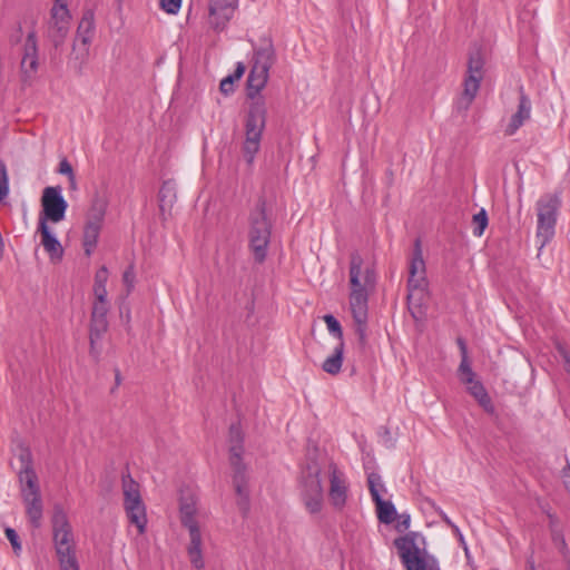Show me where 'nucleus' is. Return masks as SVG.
<instances>
[{"mask_svg":"<svg viewBox=\"0 0 570 570\" xmlns=\"http://www.w3.org/2000/svg\"><path fill=\"white\" fill-rule=\"evenodd\" d=\"M488 214L485 209H481L478 214L473 215V234L474 236H482L488 226Z\"/></svg>","mask_w":570,"mask_h":570,"instance_id":"f704fd0d","label":"nucleus"},{"mask_svg":"<svg viewBox=\"0 0 570 570\" xmlns=\"http://www.w3.org/2000/svg\"><path fill=\"white\" fill-rule=\"evenodd\" d=\"M248 248L257 264L265 262L271 244L273 223L267 215V202L261 196L248 215Z\"/></svg>","mask_w":570,"mask_h":570,"instance_id":"20e7f679","label":"nucleus"},{"mask_svg":"<svg viewBox=\"0 0 570 570\" xmlns=\"http://www.w3.org/2000/svg\"><path fill=\"white\" fill-rule=\"evenodd\" d=\"M219 90L223 95L228 96L235 91V82L232 77H225L219 83Z\"/></svg>","mask_w":570,"mask_h":570,"instance_id":"c03bdc74","label":"nucleus"},{"mask_svg":"<svg viewBox=\"0 0 570 570\" xmlns=\"http://www.w3.org/2000/svg\"><path fill=\"white\" fill-rule=\"evenodd\" d=\"M38 232L41 235V245L43 246L46 253H48L50 256V261L55 264L61 262L65 253L63 247L58 238L52 234L48 224H45V222H39Z\"/></svg>","mask_w":570,"mask_h":570,"instance_id":"a211bd4d","label":"nucleus"},{"mask_svg":"<svg viewBox=\"0 0 570 570\" xmlns=\"http://www.w3.org/2000/svg\"><path fill=\"white\" fill-rule=\"evenodd\" d=\"M70 188L76 189V176L73 175V183H70Z\"/></svg>","mask_w":570,"mask_h":570,"instance_id":"13d9d810","label":"nucleus"},{"mask_svg":"<svg viewBox=\"0 0 570 570\" xmlns=\"http://www.w3.org/2000/svg\"><path fill=\"white\" fill-rule=\"evenodd\" d=\"M367 485L370 493L372 494V489L381 494V491L385 492V487L382 482L381 475L379 473L372 472L367 475Z\"/></svg>","mask_w":570,"mask_h":570,"instance_id":"ea45409f","label":"nucleus"},{"mask_svg":"<svg viewBox=\"0 0 570 570\" xmlns=\"http://www.w3.org/2000/svg\"><path fill=\"white\" fill-rule=\"evenodd\" d=\"M136 282V272L134 264H130L122 274V283L126 286V294L129 295L134 287Z\"/></svg>","mask_w":570,"mask_h":570,"instance_id":"4c0bfd02","label":"nucleus"},{"mask_svg":"<svg viewBox=\"0 0 570 570\" xmlns=\"http://www.w3.org/2000/svg\"><path fill=\"white\" fill-rule=\"evenodd\" d=\"M562 479H563V483H564L566 489L568 491H570V464H567L562 469Z\"/></svg>","mask_w":570,"mask_h":570,"instance_id":"49530a36","label":"nucleus"},{"mask_svg":"<svg viewBox=\"0 0 570 570\" xmlns=\"http://www.w3.org/2000/svg\"><path fill=\"white\" fill-rule=\"evenodd\" d=\"M301 498L311 514L320 513L323 508L324 491L320 470L309 471L302 481Z\"/></svg>","mask_w":570,"mask_h":570,"instance_id":"9b49d317","label":"nucleus"},{"mask_svg":"<svg viewBox=\"0 0 570 570\" xmlns=\"http://www.w3.org/2000/svg\"><path fill=\"white\" fill-rule=\"evenodd\" d=\"M108 281V269L106 266L100 267L95 275L94 295L95 298L107 297L106 284Z\"/></svg>","mask_w":570,"mask_h":570,"instance_id":"473e14b6","label":"nucleus"},{"mask_svg":"<svg viewBox=\"0 0 570 570\" xmlns=\"http://www.w3.org/2000/svg\"><path fill=\"white\" fill-rule=\"evenodd\" d=\"M228 77H232V80L235 82L240 79L236 73L228 75Z\"/></svg>","mask_w":570,"mask_h":570,"instance_id":"864d4df0","label":"nucleus"},{"mask_svg":"<svg viewBox=\"0 0 570 570\" xmlns=\"http://www.w3.org/2000/svg\"><path fill=\"white\" fill-rule=\"evenodd\" d=\"M121 318H125V320H126V323H129V321H130V314H129V312L126 314V316H125V315H121Z\"/></svg>","mask_w":570,"mask_h":570,"instance_id":"6e6d98bb","label":"nucleus"},{"mask_svg":"<svg viewBox=\"0 0 570 570\" xmlns=\"http://www.w3.org/2000/svg\"><path fill=\"white\" fill-rule=\"evenodd\" d=\"M16 472L20 494L26 504L27 514L31 524H36V469L30 446L21 439L12 442V458L10 461Z\"/></svg>","mask_w":570,"mask_h":570,"instance_id":"7ed1b4c3","label":"nucleus"},{"mask_svg":"<svg viewBox=\"0 0 570 570\" xmlns=\"http://www.w3.org/2000/svg\"><path fill=\"white\" fill-rule=\"evenodd\" d=\"M51 524L53 546L60 569L79 570L72 529L66 512L60 507H55Z\"/></svg>","mask_w":570,"mask_h":570,"instance_id":"39448f33","label":"nucleus"},{"mask_svg":"<svg viewBox=\"0 0 570 570\" xmlns=\"http://www.w3.org/2000/svg\"><path fill=\"white\" fill-rule=\"evenodd\" d=\"M126 515L131 524H134L139 534H144L147 528V513L145 503H140L139 505H132L129 510L125 511Z\"/></svg>","mask_w":570,"mask_h":570,"instance_id":"c85d7f7f","label":"nucleus"},{"mask_svg":"<svg viewBox=\"0 0 570 570\" xmlns=\"http://www.w3.org/2000/svg\"><path fill=\"white\" fill-rule=\"evenodd\" d=\"M234 471L233 484L235 492L238 497L237 505L242 511L243 515H246L249 511V491L248 481L246 474V466L244 463L230 464Z\"/></svg>","mask_w":570,"mask_h":570,"instance_id":"2eb2a0df","label":"nucleus"},{"mask_svg":"<svg viewBox=\"0 0 570 570\" xmlns=\"http://www.w3.org/2000/svg\"><path fill=\"white\" fill-rule=\"evenodd\" d=\"M519 105L518 110L512 115L510 122L508 124L504 132L507 136H512L517 130L530 118L531 115V101L524 94L523 87L519 88Z\"/></svg>","mask_w":570,"mask_h":570,"instance_id":"6ab92c4d","label":"nucleus"},{"mask_svg":"<svg viewBox=\"0 0 570 570\" xmlns=\"http://www.w3.org/2000/svg\"><path fill=\"white\" fill-rule=\"evenodd\" d=\"M459 374L463 384L473 383V380H475V373L473 372L468 357H462L459 366Z\"/></svg>","mask_w":570,"mask_h":570,"instance_id":"c9c22d12","label":"nucleus"},{"mask_svg":"<svg viewBox=\"0 0 570 570\" xmlns=\"http://www.w3.org/2000/svg\"><path fill=\"white\" fill-rule=\"evenodd\" d=\"M4 533H6L7 539L11 543V547H12L14 553L19 554L21 552L22 548H21V542L19 540V535H18L17 531L14 529L8 527V528H6Z\"/></svg>","mask_w":570,"mask_h":570,"instance_id":"79ce46f5","label":"nucleus"},{"mask_svg":"<svg viewBox=\"0 0 570 570\" xmlns=\"http://www.w3.org/2000/svg\"><path fill=\"white\" fill-rule=\"evenodd\" d=\"M484 77V57L480 47H473L469 52L468 70L463 81V92L455 101L459 112L466 111L480 89Z\"/></svg>","mask_w":570,"mask_h":570,"instance_id":"423d86ee","label":"nucleus"},{"mask_svg":"<svg viewBox=\"0 0 570 570\" xmlns=\"http://www.w3.org/2000/svg\"><path fill=\"white\" fill-rule=\"evenodd\" d=\"M238 7V0H210L209 23L215 30H222L233 18Z\"/></svg>","mask_w":570,"mask_h":570,"instance_id":"4468645a","label":"nucleus"},{"mask_svg":"<svg viewBox=\"0 0 570 570\" xmlns=\"http://www.w3.org/2000/svg\"><path fill=\"white\" fill-rule=\"evenodd\" d=\"M95 32V19L94 12L87 10L83 12V16L78 24L76 39L73 47H76L79 42L83 46V55L88 53V46L91 42L92 36Z\"/></svg>","mask_w":570,"mask_h":570,"instance_id":"412c9836","label":"nucleus"},{"mask_svg":"<svg viewBox=\"0 0 570 570\" xmlns=\"http://www.w3.org/2000/svg\"><path fill=\"white\" fill-rule=\"evenodd\" d=\"M159 6L168 14H177L181 8V0H159Z\"/></svg>","mask_w":570,"mask_h":570,"instance_id":"a19ab883","label":"nucleus"},{"mask_svg":"<svg viewBox=\"0 0 570 570\" xmlns=\"http://www.w3.org/2000/svg\"><path fill=\"white\" fill-rule=\"evenodd\" d=\"M121 384V375L118 368L115 370V389Z\"/></svg>","mask_w":570,"mask_h":570,"instance_id":"8fccbe9b","label":"nucleus"},{"mask_svg":"<svg viewBox=\"0 0 570 570\" xmlns=\"http://www.w3.org/2000/svg\"><path fill=\"white\" fill-rule=\"evenodd\" d=\"M425 298H426V289L407 287V296H406L407 308H409L411 316L416 322L424 320V317L426 315V306L424 303Z\"/></svg>","mask_w":570,"mask_h":570,"instance_id":"4be33fe9","label":"nucleus"},{"mask_svg":"<svg viewBox=\"0 0 570 570\" xmlns=\"http://www.w3.org/2000/svg\"><path fill=\"white\" fill-rule=\"evenodd\" d=\"M425 262L423 259L422 243L416 238L413 244V252L409 264L407 287L428 289Z\"/></svg>","mask_w":570,"mask_h":570,"instance_id":"ddd939ff","label":"nucleus"},{"mask_svg":"<svg viewBox=\"0 0 570 570\" xmlns=\"http://www.w3.org/2000/svg\"><path fill=\"white\" fill-rule=\"evenodd\" d=\"M9 194V179L7 174V167L4 163L0 161V203Z\"/></svg>","mask_w":570,"mask_h":570,"instance_id":"58836bf2","label":"nucleus"},{"mask_svg":"<svg viewBox=\"0 0 570 570\" xmlns=\"http://www.w3.org/2000/svg\"><path fill=\"white\" fill-rule=\"evenodd\" d=\"M196 501L191 495L180 498L179 513L181 524L188 529L190 543L187 548L190 563L196 569H203L205 563L202 554V534L195 519Z\"/></svg>","mask_w":570,"mask_h":570,"instance_id":"0eeeda50","label":"nucleus"},{"mask_svg":"<svg viewBox=\"0 0 570 570\" xmlns=\"http://www.w3.org/2000/svg\"><path fill=\"white\" fill-rule=\"evenodd\" d=\"M560 355L562 356L564 363V370L570 373V353L562 346L558 347Z\"/></svg>","mask_w":570,"mask_h":570,"instance_id":"a18cd8bd","label":"nucleus"},{"mask_svg":"<svg viewBox=\"0 0 570 570\" xmlns=\"http://www.w3.org/2000/svg\"><path fill=\"white\" fill-rule=\"evenodd\" d=\"M559 206L560 200L556 195L542 197L537 203V239L540 243V248L544 247L554 236L557 212Z\"/></svg>","mask_w":570,"mask_h":570,"instance_id":"1a4fd4ad","label":"nucleus"},{"mask_svg":"<svg viewBox=\"0 0 570 570\" xmlns=\"http://www.w3.org/2000/svg\"><path fill=\"white\" fill-rule=\"evenodd\" d=\"M177 199L176 185L173 180L168 179L161 184L158 193L159 212L160 216L165 219L166 215H170L174 204Z\"/></svg>","mask_w":570,"mask_h":570,"instance_id":"5701e85b","label":"nucleus"},{"mask_svg":"<svg viewBox=\"0 0 570 570\" xmlns=\"http://www.w3.org/2000/svg\"><path fill=\"white\" fill-rule=\"evenodd\" d=\"M343 353L344 342H340L338 345L334 348L333 354L326 357V360L323 362V371L331 375L338 374L343 364Z\"/></svg>","mask_w":570,"mask_h":570,"instance_id":"c756f323","label":"nucleus"},{"mask_svg":"<svg viewBox=\"0 0 570 570\" xmlns=\"http://www.w3.org/2000/svg\"><path fill=\"white\" fill-rule=\"evenodd\" d=\"M387 177H390V183H392V180H393V171L392 170H387Z\"/></svg>","mask_w":570,"mask_h":570,"instance_id":"4d7b16f0","label":"nucleus"},{"mask_svg":"<svg viewBox=\"0 0 570 570\" xmlns=\"http://www.w3.org/2000/svg\"><path fill=\"white\" fill-rule=\"evenodd\" d=\"M229 462L230 464L243 463L242 454L244 451V436L239 425L232 424L229 428Z\"/></svg>","mask_w":570,"mask_h":570,"instance_id":"a878e982","label":"nucleus"},{"mask_svg":"<svg viewBox=\"0 0 570 570\" xmlns=\"http://www.w3.org/2000/svg\"><path fill=\"white\" fill-rule=\"evenodd\" d=\"M100 230L101 226L86 223L83 228L82 245L85 248V254L87 256H90L95 247L97 246Z\"/></svg>","mask_w":570,"mask_h":570,"instance_id":"2f4dec72","label":"nucleus"},{"mask_svg":"<svg viewBox=\"0 0 570 570\" xmlns=\"http://www.w3.org/2000/svg\"><path fill=\"white\" fill-rule=\"evenodd\" d=\"M121 318H125V320H126V323H129V321H130V314H129V312L126 314V316H125V315H121Z\"/></svg>","mask_w":570,"mask_h":570,"instance_id":"5fc2aeb1","label":"nucleus"},{"mask_svg":"<svg viewBox=\"0 0 570 570\" xmlns=\"http://www.w3.org/2000/svg\"><path fill=\"white\" fill-rule=\"evenodd\" d=\"M401 560L406 570H426V561L420 553H411Z\"/></svg>","mask_w":570,"mask_h":570,"instance_id":"72a5a7b5","label":"nucleus"},{"mask_svg":"<svg viewBox=\"0 0 570 570\" xmlns=\"http://www.w3.org/2000/svg\"><path fill=\"white\" fill-rule=\"evenodd\" d=\"M347 491L348 488L343 474L337 470L335 464H332L328 499L335 509L342 510L345 507L347 500Z\"/></svg>","mask_w":570,"mask_h":570,"instance_id":"dca6fc26","label":"nucleus"},{"mask_svg":"<svg viewBox=\"0 0 570 570\" xmlns=\"http://www.w3.org/2000/svg\"><path fill=\"white\" fill-rule=\"evenodd\" d=\"M108 312L109 302L107 297L95 298L89 324V354L96 363L100 361L102 338L109 327Z\"/></svg>","mask_w":570,"mask_h":570,"instance_id":"6e6552de","label":"nucleus"},{"mask_svg":"<svg viewBox=\"0 0 570 570\" xmlns=\"http://www.w3.org/2000/svg\"><path fill=\"white\" fill-rule=\"evenodd\" d=\"M269 73L250 68L246 81V96L250 100L245 119V141L243 154L248 165L253 164L261 148V139L266 126L267 108L261 91L265 88Z\"/></svg>","mask_w":570,"mask_h":570,"instance_id":"f257e3e1","label":"nucleus"},{"mask_svg":"<svg viewBox=\"0 0 570 570\" xmlns=\"http://www.w3.org/2000/svg\"><path fill=\"white\" fill-rule=\"evenodd\" d=\"M404 528H409L410 525V517L407 515L401 523Z\"/></svg>","mask_w":570,"mask_h":570,"instance_id":"603ef678","label":"nucleus"},{"mask_svg":"<svg viewBox=\"0 0 570 570\" xmlns=\"http://www.w3.org/2000/svg\"><path fill=\"white\" fill-rule=\"evenodd\" d=\"M58 173L61 175H67L69 183H73V169L71 164L67 160V158H63L59 163Z\"/></svg>","mask_w":570,"mask_h":570,"instance_id":"37998d69","label":"nucleus"},{"mask_svg":"<svg viewBox=\"0 0 570 570\" xmlns=\"http://www.w3.org/2000/svg\"><path fill=\"white\" fill-rule=\"evenodd\" d=\"M372 500L376 505V514L379 521L385 524L392 523L397 515L395 505L391 501L383 500L381 494L373 489Z\"/></svg>","mask_w":570,"mask_h":570,"instance_id":"393cba45","label":"nucleus"},{"mask_svg":"<svg viewBox=\"0 0 570 570\" xmlns=\"http://www.w3.org/2000/svg\"><path fill=\"white\" fill-rule=\"evenodd\" d=\"M458 345L460 347L462 357H468V350H466V344H465L464 340L461 337L458 338Z\"/></svg>","mask_w":570,"mask_h":570,"instance_id":"de8ad7c7","label":"nucleus"},{"mask_svg":"<svg viewBox=\"0 0 570 570\" xmlns=\"http://www.w3.org/2000/svg\"><path fill=\"white\" fill-rule=\"evenodd\" d=\"M106 210L107 202L104 198L96 196L92 199L90 209L87 214L86 223L101 226L105 219Z\"/></svg>","mask_w":570,"mask_h":570,"instance_id":"7c9ffc66","label":"nucleus"},{"mask_svg":"<svg viewBox=\"0 0 570 570\" xmlns=\"http://www.w3.org/2000/svg\"><path fill=\"white\" fill-rule=\"evenodd\" d=\"M41 207L39 222L56 224L65 219L68 203L62 196L60 186H50L43 189Z\"/></svg>","mask_w":570,"mask_h":570,"instance_id":"9d476101","label":"nucleus"},{"mask_svg":"<svg viewBox=\"0 0 570 570\" xmlns=\"http://www.w3.org/2000/svg\"><path fill=\"white\" fill-rule=\"evenodd\" d=\"M23 81L32 83L36 77V31L29 30L24 52L21 59Z\"/></svg>","mask_w":570,"mask_h":570,"instance_id":"f3484780","label":"nucleus"},{"mask_svg":"<svg viewBox=\"0 0 570 570\" xmlns=\"http://www.w3.org/2000/svg\"><path fill=\"white\" fill-rule=\"evenodd\" d=\"M70 13L66 0H56L51 9V20L48 35L55 47L61 45L69 32Z\"/></svg>","mask_w":570,"mask_h":570,"instance_id":"f8f14e48","label":"nucleus"},{"mask_svg":"<svg viewBox=\"0 0 570 570\" xmlns=\"http://www.w3.org/2000/svg\"><path fill=\"white\" fill-rule=\"evenodd\" d=\"M19 32L20 33L22 32V26L21 24L19 26Z\"/></svg>","mask_w":570,"mask_h":570,"instance_id":"bf43d9fd","label":"nucleus"},{"mask_svg":"<svg viewBox=\"0 0 570 570\" xmlns=\"http://www.w3.org/2000/svg\"><path fill=\"white\" fill-rule=\"evenodd\" d=\"M124 509L129 510L132 505L142 503L139 483L136 482L129 473L122 475Z\"/></svg>","mask_w":570,"mask_h":570,"instance_id":"b1692460","label":"nucleus"},{"mask_svg":"<svg viewBox=\"0 0 570 570\" xmlns=\"http://www.w3.org/2000/svg\"><path fill=\"white\" fill-rule=\"evenodd\" d=\"M323 320L327 325L328 332L333 334L335 337H337L340 342H344L343 330L340 322L332 314L325 315Z\"/></svg>","mask_w":570,"mask_h":570,"instance_id":"e433bc0d","label":"nucleus"},{"mask_svg":"<svg viewBox=\"0 0 570 570\" xmlns=\"http://www.w3.org/2000/svg\"><path fill=\"white\" fill-rule=\"evenodd\" d=\"M275 60L274 46L271 40H265L262 46L254 49L250 68L269 73Z\"/></svg>","mask_w":570,"mask_h":570,"instance_id":"aec40b11","label":"nucleus"},{"mask_svg":"<svg viewBox=\"0 0 570 570\" xmlns=\"http://www.w3.org/2000/svg\"><path fill=\"white\" fill-rule=\"evenodd\" d=\"M363 257L353 252L350 256V309L355 325V334L361 348L367 345L368 289L375 285V273L363 271Z\"/></svg>","mask_w":570,"mask_h":570,"instance_id":"f03ea898","label":"nucleus"},{"mask_svg":"<svg viewBox=\"0 0 570 570\" xmlns=\"http://www.w3.org/2000/svg\"><path fill=\"white\" fill-rule=\"evenodd\" d=\"M245 65L243 62H238L233 73H236L238 77L242 78L243 75L245 73Z\"/></svg>","mask_w":570,"mask_h":570,"instance_id":"09e8293b","label":"nucleus"},{"mask_svg":"<svg viewBox=\"0 0 570 570\" xmlns=\"http://www.w3.org/2000/svg\"><path fill=\"white\" fill-rule=\"evenodd\" d=\"M443 521L449 524L456 533H460L459 528L452 523V521L446 515L443 517Z\"/></svg>","mask_w":570,"mask_h":570,"instance_id":"3c124183","label":"nucleus"},{"mask_svg":"<svg viewBox=\"0 0 570 570\" xmlns=\"http://www.w3.org/2000/svg\"><path fill=\"white\" fill-rule=\"evenodd\" d=\"M420 537L417 532H409L403 537L394 540V546L397 549L400 558L406 557L411 553H420V548L416 544V539Z\"/></svg>","mask_w":570,"mask_h":570,"instance_id":"cd10ccee","label":"nucleus"},{"mask_svg":"<svg viewBox=\"0 0 570 570\" xmlns=\"http://www.w3.org/2000/svg\"><path fill=\"white\" fill-rule=\"evenodd\" d=\"M469 393L478 401V403L488 412L493 413L494 406L492 404L491 397L489 396L483 384L473 380V383H465Z\"/></svg>","mask_w":570,"mask_h":570,"instance_id":"bb28decb","label":"nucleus"}]
</instances>
